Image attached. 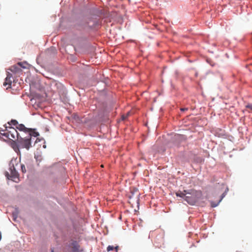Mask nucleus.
I'll return each instance as SVG.
<instances>
[{"mask_svg":"<svg viewBox=\"0 0 252 252\" xmlns=\"http://www.w3.org/2000/svg\"><path fill=\"white\" fill-rule=\"evenodd\" d=\"M225 195V192H224L221 195V198L220 199L218 203H213V202H211V206L212 207H215L217 206L218 205V204L220 203V202L221 201L222 199L224 197Z\"/></svg>","mask_w":252,"mask_h":252,"instance_id":"nucleus-11","label":"nucleus"},{"mask_svg":"<svg viewBox=\"0 0 252 252\" xmlns=\"http://www.w3.org/2000/svg\"><path fill=\"white\" fill-rule=\"evenodd\" d=\"M114 249L115 250V251L116 252H118V246H116L115 247H114Z\"/></svg>","mask_w":252,"mask_h":252,"instance_id":"nucleus-19","label":"nucleus"},{"mask_svg":"<svg viewBox=\"0 0 252 252\" xmlns=\"http://www.w3.org/2000/svg\"><path fill=\"white\" fill-rule=\"evenodd\" d=\"M195 193L194 195L192 194H189V195H185V200L189 204L194 205L197 201L196 195L197 192L195 191Z\"/></svg>","mask_w":252,"mask_h":252,"instance_id":"nucleus-4","label":"nucleus"},{"mask_svg":"<svg viewBox=\"0 0 252 252\" xmlns=\"http://www.w3.org/2000/svg\"><path fill=\"white\" fill-rule=\"evenodd\" d=\"M12 74L10 73L7 72V76L5 79V82L3 83V86H6L7 85H8V87H10L12 83Z\"/></svg>","mask_w":252,"mask_h":252,"instance_id":"nucleus-7","label":"nucleus"},{"mask_svg":"<svg viewBox=\"0 0 252 252\" xmlns=\"http://www.w3.org/2000/svg\"><path fill=\"white\" fill-rule=\"evenodd\" d=\"M16 128L19 130L20 131H24L25 132H29L32 131L31 129H28L23 124L18 125Z\"/></svg>","mask_w":252,"mask_h":252,"instance_id":"nucleus-10","label":"nucleus"},{"mask_svg":"<svg viewBox=\"0 0 252 252\" xmlns=\"http://www.w3.org/2000/svg\"><path fill=\"white\" fill-rule=\"evenodd\" d=\"M31 134H29L28 136L25 138H23L20 137L19 142L22 148H25L27 149H29L31 146Z\"/></svg>","mask_w":252,"mask_h":252,"instance_id":"nucleus-2","label":"nucleus"},{"mask_svg":"<svg viewBox=\"0 0 252 252\" xmlns=\"http://www.w3.org/2000/svg\"><path fill=\"white\" fill-rule=\"evenodd\" d=\"M71 245L73 252H83V251L82 250L79 249V245H78L77 242H73L71 243Z\"/></svg>","mask_w":252,"mask_h":252,"instance_id":"nucleus-8","label":"nucleus"},{"mask_svg":"<svg viewBox=\"0 0 252 252\" xmlns=\"http://www.w3.org/2000/svg\"><path fill=\"white\" fill-rule=\"evenodd\" d=\"M20 166H21L22 172L24 173H26V169L25 166L24 164H21Z\"/></svg>","mask_w":252,"mask_h":252,"instance_id":"nucleus-14","label":"nucleus"},{"mask_svg":"<svg viewBox=\"0 0 252 252\" xmlns=\"http://www.w3.org/2000/svg\"><path fill=\"white\" fill-rule=\"evenodd\" d=\"M21 67L25 68L26 67L22 66V63H18L17 64L11 66L9 68V70L15 74L19 75L22 71Z\"/></svg>","mask_w":252,"mask_h":252,"instance_id":"nucleus-3","label":"nucleus"},{"mask_svg":"<svg viewBox=\"0 0 252 252\" xmlns=\"http://www.w3.org/2000/svg\"><path fill=\"white\" fill-rule=\"evenodd\" d=\"M56 85L57 86V88H60L61 89H63V87L61 84H56Z\"/></svg>","mask_w":252,"mask_h":252,"instance_id":"nucleus-17","label":"nucleus"},{"mask_svg":"<svg viewBox=\"0 0 252 252\" xmlns=\"http://www.w3.org/2000/svg\"><path fill=\"white\" fill-rule=\"evenodd\" d=\"M51 252H54V249H51Z\"/></svg>","mask_w":252,"mask_h":252,"instance_id":"nucleus-21","label":"nucleus"},{"mask_svg":"<svg viewBox=\"0 0 252 252\" xmlns=\"http://www.w3.org/2000/svg\"><path fill=\"white\" fill-rule=\"evenodd\" d=\"M125 119H126V117H125L124 116H123V119L124 120Z\"/></svg>","mask_w":252,"mask_h":252,"instance_id":"nucleus-22","label":"nucleus"},{"mask_svg":"<svg viewBox=\"0 0 252 252\" xmlns=\"http://www.w3.org/2000/svg\"><path fill=\"white\" fill-rule=\"evenodd\" d=\"M22 66H24V64H23V63H22Z\"/></svg>","mask_w":252,"mask_h":252,"instance_id":"nucleus-24","label":"nucleus"},{"mask_svg":"<svg viewBox=\"0 0 252 252\" xmlns=\"http://www.w3.org/2000/svg\"><path fill=\"white\" fill-rule=\"evenodd\" d=\"M32 134L31 136H33L34 137H36L37 136H38L39 135V134L37 132H33L32 133L30 132V133H29V134Z\"/></svg>","mask_w":252,"mask_h":252,"instance_id":"nucleus-16","label":"nucleus"},{"mask_svg":"<svg viewBox=\"0 0 252 252\" xmlns=\"http://www.w3.org/2000/svg\"><path fill=\"white\" fill-rule=\"evenodd\" d=\"M8 124L9 126L13 125V126H17L18 125V122L15 120H12L10 122L8 123Z\"/></svg>","mask_w":252,"mask_h":252,"instance_id":"nucleus-12","label":"nucleus"},{"mask_svg":"<svg viewBox=\"0 0 252 252\" xmlns=\"http://www.w3.org/2000/svg\"><path fill=\"white\" fill-rule=\"evenodd\" d=\"M9 128L10 129V132L12 133L11 134L12 135L14 140L19 139L20 138V136L15 128L12 127H9Z\"/></svg>","mask_w":252,"mask_h":252,"instance_id":"nucleus-9","label":"nucleus"},{"mask_svg":"<svg viewBox=\"0 0 252 252\" xmlns=\"http://www.w3.org/2000/svg\"><path fill=\"white\" fill-rule=\"evenodd\" d=\"M19 161L17 158H12L9 163V172L6 171L5 176L8 179L14 182H18L19 181V174L16 171V168L19 166Z\"/></svg>","mask_w":252,"mask_h":252,"instance_id":"nucleus-1","label":"nucleus"},{"mask_svg":"<svg viewBox=\"0 0 252 252\" xmlns=\"http://www.w3.org/2000/svg\"><path fill=\"white\" fill-rule=\"evenodd\" d=\"M195 193V191L194 190H184L183 191H178L176 192V195L177 196H179L185 199V195H188V194H192L194 195Z\"/></svg>","mask_w":252,"mask_h":252,"instance_id":"nucleus-5","label":"nucleus"},{"mask_svg":"<svg viewBox=\"0 0 252 252\" xmlns=\"http://www.w3.org/2000/svg\"><path fill=\"white\" fill-rule=\"evenodd\" d=\"M0 134L9 140L12 141L14 140L12 135L11 134L12 133L10 132V129H9V130H7L6 129H1L0 130Z\"/></svg>","mask_w":252,"mask_h":252,"instance_id":"nucleus-6","label":"nucleus"},{"mask_svg":"<svg viewBox=\"0 0 252 252\" xmlns=\"http://www.w3.org/2000/svg\"><path fill=\"white\" fill-rule=\"evenodd\" d=\"M114 250V247L113 246H108L107 248V251L108 252H110L111 251H112Z\"/></svg>","mask_w":252,"mask_h":252,"instance_id":"nucleus-15","label":"nucleus"},{"mask_svg":"<svg viewBox=\"0 0 252 252\" xmlns=\"http://www.w3.org/2000/svg\"><path fill=\"white\" fill-rule=\"evenodd\" d=\"M13 149H14V150H15V151H16L17 149H18V147H17V146H14L13 147Z\"/></svg>","mask_w":252,"mask_h":252,"instance_id":"nucleus-18","label":"nucleus"},{"mask_svg":"<svg viewBox=\"0 0 252 252\" xmlns=\"http://www.w3.org/2000/svg\"><path fill=\"white\" fill-rule=\"evenodd\" d=\"M188 110V108H181V110L183 111H184L185 110Z\"/></svg>","mask_w":252,"mask_h":252,"instance_id":"nucleus-20","label":"nucleus"},{"mask_svg":"<svg viewBox=\"0 0 252 252\" xmlns=\"http://www.w3.org/2000/svg\"><path fill=\"white\" fill-rule=\"evenodd\" d=\"M245 107L250 110L249 112H252V103H247Z\"/></svg>","mask_w":252,"mask_h":252,"instance_id":"nucleus-13","label":"nucleus"},{"mask_svg":"<svg viewBox=\"0 0 252 252\" xmlns=\"http://www.w3.org/2000/svg\"><path fill=\"white\" fill-rule=\"evenodd\" d=\"M58 93L60 94V93H62V92H61V91H59V92H58Z\"/></svg>","mask_w":252,"mask_h":252,"instance_id":"nucleus-23","label":"nucleus"}]
</instances>
